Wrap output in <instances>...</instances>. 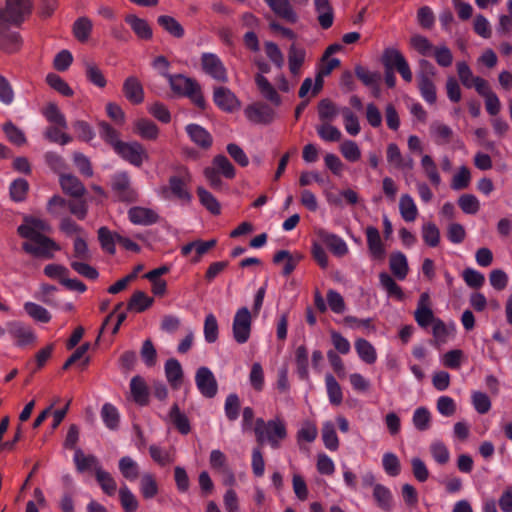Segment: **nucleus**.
Listing matches in <instances>:
<instances>
[{
	"label": "nucleus",
	"mask_w": 512,
	"mask_h": 512,
	"mask_svg": "<svg viewBox=\"0 0 512 512\" xmlns=\"http://www.w3.org/2000/svg\"><path fill=\"white\" fill-rule=\"evenodd\" d=\"M27 240L22 244V249L34 257L51 259L53 258V252L60 250V246L45 235H36V237Z\"/></svg>",
	"instance_id": "5"
},
{
	"label": "nucleus",
	"mask_w": 512,
	"mask_h": 512,
	"mask_svg": "<svg viewBox=\"0 0 512 512\" xmlns=\"http://www.w3.org/2000/svg\"><path fill=\"white\" fill-rule=\"evenodd\" d=\"M128 218L137 225H152L159 220V216L154 210L140 206L130 208Z\"/></svg>",
	"instance_id": "23"
},
{
	"label": "nucleus",
	"mask_w": 512,
	"mask_h": 512,
	"mask_svg": "<svg viewBox=\"0 0 512 512\" xmlns=\"http://www.w3.org/2000/svg\"><path fill=\"white\" fill-rule=\"evenodd\" d=\"M418 87L422 97L429 103L434 104L437 100L436 87L432 79L418 76Z\"/></svg>",
	"instance_id": "59"
},
{
	"label": "nucleus",
	"mask_w": 512,
	"mask_h": 512,
	"mask_svg": "<svg viewBox=\"0 0 512 512\" xmlns=\"http://www.w3.org/2000/svg\"><path fill=\"white\" fill-rule=\"evenodd\" d=\"M111 188L117 199L121 202L132 203L138 199L137 191L132 187L127 172H119L113 175Z\"/></svg>",
	"instance_id": "10"
},
{
	"label": "nucleus",
	"mask_w": 512,
	"mask_h": 512,
	"mask_svg": "<svg viewBox=\"0 0 512 512\" xmlns=\"http://www.w3.org/2000/svg\"><path fill=\"white\" fill-rule=\"evenodd\" d=\"M119 500L125 512H135L138 509V500L126 485L119 489Z\"/></svg>",
	"instance_id": "61"
},
{
	"label": "nucleus",
	"mask_w": 512,
	"mask_h": 512,
	"mask_svg": "<svg viewBox=\"0 0 512 512\" xmlns=\"http://www.w3.org/2000/svg\"><path fill=\"white\" fill-rule=\"evenodd\" d=\"M124 20L139 39H152L153 31L147 20L140 18L135 14H127Z\"/></svg>",
	"instance_id": "24"
},
{
	"label": "nucleus",
	"mask_w": 512,
	"mask_h": 512,
	"mask_svg": "<svg viewBox=\"0 0 512 512\" xmlns=\"http://www.w3.org/2000/svg\"><path fill=\"white\" fill-rule=\"evenodd\" d=\"M22 47V38L18 32H8V28L0 35V49L6 53H16Z\"/></svg>",
	"instance_id": "33"
},
{
	"label": "nucleus",
	"mask_w": 512,
	"mask_h": 512,
	"mask_svg": "<svg viewBox=\"0 0 512 512\" xmlns=\"http://www.w3.org/2000/svg\"><path fill=\"white\" fill-rule=\"evenodd\" d=\"M303 256L299 253L291 254L287 250H280L275 253L273 257V262L275 264H279L283 260H285V265L283 268V275L289 276L294 269L296 268L297 264L302 260Z\"/></svg>",
	"instance_id": "31"
},
{
	"label": "nucleus",
	"mask_w": 512,
	"mask_h": 512,
	"mask_svg": "<svg viewBox=\"0 0 512 512\" xmlns=\"http://www.w3.org/2000/svg\"><path fill=\"white\" fill-rule=\"evenodd\" d=\"M390 270L393 275L399 279L404 280L408 274L409 267L405 255L401 252H394L390 255L389 259Z\"/></svg>",
	"instance_id": "35"
},
{
	"label": "nucleus",
	"mask_w": 512,
	"mask_h": 512,
	"mask_svg": "<svg viewBox=\"0 0 512 512\" xmlns=\"http://www.w3.org/2000/svg\"><path fill=\"white\" fill-rule=\"evenodd\" d=\"M322 439L327 449L331 451H336L338 449L339 439L335 427L331 422H327L323 425Z\"/></svg>",
	"instance_id": "64"
},
{
	"label": "nucleus",
	"mask_w": 512,
	"mask_h": 512,
	"mask_svg": "<svg viewBox=\"0 0 512 512\" xmlns=\"http://www.w3.org/2000/svg\"><path fill=\"white\" fill-rule=\"evenodd\" d=\"M190 140L201 149L208 150L213 143L212 135L202 126L189 124L185 128Z\"/></svg>",
	"instance_id": "22"
},
{
	"label": "nucleus",
	"mask_w": 512,
	"mask_h": 512,
	"mask_svg": "<svg viewBox=\"0 0 512 512\" xmlns=\"http://www.w3.org/2000/svg\"><path fill=\"white\" fill-rule=\"evenodd\" d=\"M157 23L167 33L175 38H182L185 34L183 26L172 16L160 15L157 18Z\"/></svg>",
	"instance_id": "37"
},
{
	"label": "nucleus",
	"mask_w": 512,
	"mask_h": 512,
	"mask_svg": "<svg viewBox=\"0 0 512 512\" xmlns=\"http://www.w3.org/2000/svg\"><path fill=\"white\" fill-rule=\"evenodd\" d=\"M29 191V183L22 178L14 180L10 185V197L15 202H22L26 199Z\"/></svg>",
	"instance_id": "62"
},
{
	"label": "nucleus",
	"mask_w": 512,
	"mask_h": 512,
	"mask_svg": "<svg viewBox=\"0 0 512 512\" xmlns=\"http://www.w3.org/2000/svg\"><path fill=\"white\" fill-rule=\"evenodd\" d=\"M32 7V0H6V9L0 12V35L7 29L8 23L21 25L25 16L31 13Z\"/></svg>",
	"instance_id": "4"
},
{
	"label": "nucleus",
	"mask_w": 512,
	"mask_h": 512,
	"mask_svg": "<svg viewBox=\"0 0 512 512\" xmlns=\"http://www.w3.org/2000/svg\"><path fill=\"white\" fill-rule=\"evenodd\" d=\"M295 363L299 377L307 380L309 378L308 349L304 344L298 346L295 350Z\"/></svg>",
	"instance_id": "48"
},
{
	"label": "nucleus",
	"mask_w": 512,
	"mask_h": 512,
	"mask_svg": "<svg viewBox=\"0 0 512 512\" xmlns=\"http://www.w3.org/2000/svg\"><path fill=\"white\" fill-rule=\"evenodd\" d=\"M399 210L401 217L406 222H413L418 216L417 206L414 203L413 198L408 194L401 196L399 201Z\"/></svg>",
	"instance_id": "41"
},
{
	"label": "nucleus",
	"mask_w": 512,
	"mask_h": 512,
	"mask_svg": "<svg viewBox=\"0 0 512 512\" xmlns=\"http://www.w3.org/2000/svg\"><path fill=\"white\" fill-rule=\"evenodd\" d=\"M101 417L105 425L111 429L115 430L119 426L120 416L116 407H114L110 403H105L101 409Z\"/></svg>",
	"instance_id": "58"
},
{
	"label": "nucleus",
	"mask_w": 512,
	"mask_h": 512,
	"mask_svg": "<svg viewBox=\"0 0 512 512\" xmlns=\"http://www.w3.org/2000/svg\"><path fill=\"white\" fill-rule=\"evenodd\" d=\"M319 137L326 142H338L342 138L341 131L331 123H320L316 126Z\"/></svg>",
	"instance_id": "56"
},
{
	"label": "nucleus",
	"mask_w": 512,
	"mask_h": 512,
	"mask_svg": "<svg viewBox=\"0 0 512 512\" xmlns=\"http://www.w3.org/2000/svg\"><path fill=\"white\" fill-rule=\"evenodd\" d=\"M325 383L329 401L334 406H339L343 402V392L340 384L332 374L325 376Z\"/></svg>",
	"instance_id": "45"
},
{
	"label": "nucleus",
	"mask_w": 512,
	"mask_h": 512,
	"mask_svg": "<svg viewBox=\"0 0 512 512\" xmlns=\"http://www.w3.org/2000/svg\"><path fill=\"white\" fill-rule=\"evenodd\" d=\"M116 234L112 233L107 227L103 226L98 229V240L100 242V245L104 251L107 253L114 255L116 252L115 249V243L116 241Z\"/></svg>",
	"instance_id": "57"
},
{
	"label": "nucleus",
	"mask_w": 512,
	"mask_h": 512,
	"mask_svg": "<svg viewBox=\"0 0 512 512\" xmlns=\"http://www.w3.org/2000/svg\"><path fill=\"white\" fill-rule=\"evenodd\" d=\"M165 374L168 382L172 386V388L177 389L179 388L182 377H183V371L180 363L176 359H169L165 364Z\"/></svg>",
	"instance_id": "39"
},
{
	"label": "nucleus",
	"mask_w": 512,
	"mask_h": 512,
	"mask_svg": "<svg viewBox=\"0 0 512 512\" xmlns=\"http://www.w3.org/2000/svg\"><path fill=\"white\" fill-rule=\"evenodd\" d=\"M382 64L385 70H396L403 78L404 81L410 83L413 78L410 66L403 56V54L394 48H387L382 55Z\"/></svg>",
	"instance_id": "6"
},
{
	"label": "nucleus",
	"mask_w": 512,
	"mask_h": 512,
	"mask_svg": "<svg viewBox=\"0 0 512 512\" xmlns=\"http://www.w3.org/2000/svg\"><path fill=\"white\" fill-rule=\"evenodd\" d=\"M429 304V294L426 292L422 293L418 301L417 309L414 312L415 321L422 328H426L435 321L433 311L429 307Z\"/></svg>",
	"instance_id": "21"
},
{
	"label": "nucleus",
	"mask_w": 512,
	"mask_h": 512,
	"mask_svg": "<svg viewBox=\"0 0 512 512\" xmlns=\"http://www.w3.org/2000/svg\"><path fill=\"white\" fill-rule=\"evenodd\" d=\"M306 51L304 48L292 44L288 51V65L290 73L294 76L300 74L301 67L305 61Z\"/></svg>",
	"instance_id": "32"
},
{
	"label": "nucleus",
	"mask_w": 512,
	"mask_h": 512,
	"mask_svg": "<svg viewBox=\"0 0 512 512\" xmlns=\"http://www.w3.org/2000/svg\"><path fill=\"white\" fill-rule=\"evenodd\" d=\"M86 79L94 86L104 89L107 86V79L100 67L93 61H84Z\"/></svg>",
	"instance_id": "30"
},
{
	"label": "nucleus",
	"mask_w": 512,
	"mask_h": 512,
	"mask_svg": "<svg viewBox=\"0 0 512 512\" xmlns=\"http://www.w3.org/2000/svg\"><path fill=\"white\" fill-rule=\"evenodd\" d=\"M130 392L133 400L140 406L149 402V391L145 380L141 376H134L130 382Z\"/></svg>",
	"instance_id": "29"
},
{
	"label": "nucleus",
	"mask_w": 512,
	"mask_h": 512,
	"mask_svg": "<svg viewBox=\"0 0 512 512\" xmlns=\"http://www.w3.org/2000/svg\"><path fill=\"white\" fill-rule=\"evenodd\" d=\"M213 100L221 110L226 112H233L240 108V101L236 95L223 86L214 88Z\"/></svg>",
	"instance_id": "17"
},
{
	"label": "nucleus",
	"mask_w": 512,
	"mask_h": 512,
	"mask_svg": "<svg viewBox=\"0 0 512 512\" xmlns=\"http://www.w3.org/2000/svg\"><path fill=\"white\" fill-rule=\"evenodd\" d=\"M270 10L287 23L295 24L298 21V14L289 0H264Z\"/></svg>",
	"instance_id": "18"
},
{
	"label": "nucleus",
	"mask_w": 512,
	"mask_h": 512,
	"mask_svg": "<svg viewBox=\"0 0 512 512\" xmlns=\"http://www.w3.org/2000/svg\"><path fill=\"white\" fill-rule=\"evenodd\" d=\"M254 432L257 442L261 446L265 440H268L273 448H278L279 442L287 435L285 424L282 421L271 420L265 422L262 418L256 420Z\"/></svg>",
	"instance_id": "3"
},
{
	"label": "nucleus",
	"mask_w": 512,
	"mask_h": 512,
	"mask_svg": "<svg viewBox=\"0 0 512 512\" xmlns=\"http://www.w3.org/2000/svg\"><path fill=\"white\" fill-rule=\"evenodd\" d=\"M122 159L130 164L140 167L145 160H148V153L144 146L137 142L118 143L114 150Z\"/></svg>",
	"instance_id": "9"
},
{
	"label": "nucleus",
	"mask_w": 512,
	"mask_h": 512,
	"mask_svg": "<svg viewBox=\"0 0 512 512\" xmlns=\"http://www.w3.org/2000/svg\"><path fill=\"white\" fill-rule=\"evenodd\" d=\"M95 478L102 491L108 496H114L117 491V483L114 477L103 468H98Z\"/></svg>",
	"instance_id": "43"
},
{
	"label": "nucleus",
	"mask_w": 512,
	"mask_h": 512,
	"mask_svg": "<svg viewBox=\"0 0 512 512\" xmlns=\"http://www.w3.org/2000/svg\"><path fill=\"white\" fill-rule=\"evenodd\" d=\"M379 280L381 286L385 289L388 296L393 297L397 300L404 299V293L402 288L395 282V280L386 272L379 274Z\"/></svg>",
	"instance_id": "46"
},
{
	"label": "nucleus",
	"mask_w": 512,
	"mask_h": 512,
	"mask_svg": "<svg viewBox=\"0 0 512 512\" xmlns=\"http://www.w3.org/2000/svg\"><path fill=\"white\" fill-rule=\"evenodd\" d=\"M121 475L128 481H135L140 476L139 465L129 456H124L118 463Z\"/></svg>",
	"instance_id": "40"
},
{
	"label": "nucleus",
	"mask_w": 512,
	"mask_h": 512,
	"mask_svg": "<svg viewBox=\"0 0 512 512\" xmlns=\"http://www.w3.org/2000/svg\"><path fill=\"white\" fill-rule=\"evenodd\" d=\"M317 109L321 123H331L339 113L336 105L327 98L318 103Z\"/></svg>",
	"instance_id": "47"
},
{
	"label": "nucleus",
	"mask_w": 512,
	"mask_h": 512,
	"mask_svg": "<svg viewBox=\"0 0 512 512\" xmlns=\"http://www.w3.org/2000/svg\"><path fill=\"white\" fill-rule=\"evenodd\" d=\"M163 76L167 77L174 93L189 98L191 102L201 110L206 108V101L197 80L182 74L170 75L163 73Z\"/></svg>",
	"instance_id": "2"
},
{
	"label": "nucleus",
	"mask_w": 512,
	"mask_h": 512,
	"mask_svg": "<svg viewBox=\"0 0 512 512\" xmlns=\"http://www.w3.org/2000/svg\"><path fill=\"white\" fill-rule=\"evenodd\" d=\"M92 21L87 17L78 18L73 25V34L80 42H86L92 31Z\"/></svg>",
	"instance_id": "52"
},
{
	"label": "nucleus",
	"mask_w": 512,
	"mask_h": 512,
	"mask_svg": "<svg viewBox=\"0 0 512 512\" xmlns=\"http://www.w3.org/2000/svg\"><path fill=\"white\" fill-rule=\"evenodd\" d=\"M122 91L126 99L134 105L141 104L144 101L143 86L135 76H129L124 80Z\"/></svg>",
	"instance_id": "20"
},
{
	"label": "nucleus",
	"mask_w": 512,
	"mask_h": 512,
	"mask_svg": "<svg viewBox=\"0 0 512 512\" xmlns=\"http://www.w3.org/2000/svg\"><path fill=\"white\" fill-rule=\"evenodd\" d=\"M245 114L251 122L257 124H269L275 118L274 110L269 105L261 102L249 105Z\"/></svg>",
	"instance_id": "16"
},
{
	"label": "nucleus",
	"mask_w": 512,
	"mask_h": 512,
	"mask_svg": "<svg viewBox=\"0 0 512 512\" xmlns=\"http://www.w3.org/2000/svg\"><path fill=\"white\" fill-rule=\"evenodd\" d=\"M153 302V298L149 297L145 292L136 291L131 295L127 308L128 310L141 313L151 307Z\"/></svg>",
	"instance_id": "38"
},
{
	"label": "nucleus",
	"mask_w": 512,
	"mask_h": 512,
	"mask_svg": "<svg viewBox=\"0 0 512 512\" xmlns=\"http://www.w3.org/2000/svg\"><path fill=\"white\" fill-rule=\"evenodd\" d=\"M197 195L200 203L213 215H219L221 212L220 203L217 199L203 187L197 188Z\"/></svg>",
	"instance_id": "51"
},
{
	"label": "nucleus",
	"mask_w": 512,
	"mask_h": 512,
	"mask_svg": "<svg viewBox=\"0 0 512 512\" xmlns=\"http://www.w3.org/2000/svg\"><path fill=\"white\" fill-rule=\"evenodd\" d=\"M169 417L174 426L182 434H188L191 430L189 420L185 414H183L178 405L174 404L171 407Z\"/></svg>",
	"instance_id": "53"
},
{
	"label": "nucleus",
	"mask_w": 512,
	"mask_h": 512,
	"mask_svg": "<svg viewBox=\"0 0 512 512\" xmlns=\"http://www.w3.org/2000/svg\"><path fill=\"white\" fill-rule=\"evenodd\" d=\"M8 333L19 347L34 344L36 335L34 330L22 322H11L8 324Z\"/></svg>",
	"instance_id": "13"
},
{
	"label": "nucleus",
	"mask_w": 512,
	"mask_h": 512,
	"mask_svg": "<svg viewBox=\"0 0 512 512\" xmlns=\"http://www.w3.org/2000/svg\"><path fill=\"white\" fill-rule=\"evenodd\" d=\"M174 171L175 174L169 177L168 186L160 188V194L165 199L172 195L184 203H190L192 194L189 191V186L192 183V174L184 165L176 166Z\"/></svg>",
	"instance_id": "1"
},
{
	"label": "nucleus",
	"mask_w": 512,
	"mask_h": 512,
	"mask_svg": "<svg viewBox=\"0 0 512 512\" xmlns=\"http://www.w3.org/2000/svg\"><path fill=\"white\" fill-rule=\"evenodd\" d=\"M24 310L30 318L37 322L48 323L51 320L49 311L37 303L26 302L24 304Z\"/></svg>",
	"instance_id": "49"
},
{
	"label": "nucleus",
	"mask_w": 512,
	"mask_h": 512,
	"mask_svg": "<svg viewBox=\"0 0 512 512\" xmlns=\"http://www.w3.org/2000/svg\"><path fill=\"white\" fill-rule=\"evenodd\" d=\"M355 349L362 361L367 364H373L377 360V353L374 346L363 338H358L355 341Z\"/></svg>",
	"instance_id": "36"
},
{
	"label": "nucleus",
	"mask_w": 512,
	"mask_h": 512,
	"mask_svg": "<svg viewBox=\"0 0 512 512\" xmlns=\"http://www.w3.org/2000/svg\"><path fill=\"white\" fill-rule=\"evenodd\" d=\"M74 463L78 472L94 471L97 473L98 468H102L96 456L86 455L81 449H76L74 454Z\"/></svg>",
	"instance_id": "28"
},
{
	"label": "nucleus",
	"mask_w": 512,
	"mask_h": 512,
	"mask_svg": "<svg viewBox=\"0 0 512 512\" xmlns=\"http://www.w3.org/2000/svg\"><path fill=\"white\" fill-rule=\"evenodd\" d=\"M255 82L260 93L265 99L276 106L281 104V98L279 94L266 77L261 74H257L255 77Z\"/></svg>",
	"instance_id": "34"
},
{
	"label": "nucleus",
	"mask_w": 512,
	"mask_h": 512,
	"mask_svg": "<svg viewBox=\"0 0 512 512\" xmlns=\"http://www.w3.org/2000/svg\"><path fill=\"white\" fill-rule=\"evenodd\" d=\"M59 185L64 194L74 199L84 197L87 192L82 181L71 173H61L59 175Z\"/></svg>",
	"instance_id": "15"
},
{
	"label": "nucleus",
	"mask_w": 512,
	"mask_h": 512,
	"mask_svg": "<svg viewBox=\"0 0 512 512\" xmlns=\"http://www.w3.org/2000/svg\"><path fill=\"white\" fill-rule=\"evenodd\" d=\"M99 133L101 138L107 144L112 146L113 150H115V147H117L118 143L123 142L119 139V132L107 122L103 121L99 123Z\"/></svg>",
	"instance_id": "63"
},
{
	"label": "nucleus",
	"mask_w": 512,
	"mask_h": 512,
	"mask_svg": "<svg viewBox=\"0 0 512 512\" xmlns=\"http://www.w3.org/2000/svg\"><path fill=\"white\" fill-rule=\"evenodd\" d=\"M209 463L211 468L223 478V484L233 486L235 484V476L230 469L226 455L220 450H212L210 453Z\"/></svg>",
	"instance_id": "11"
},
{
	"label": "nucleus",
	"mask_w": 512,
	"mask_h": 512,
	"mask_svg": "<svg viewBox=\"0 0 512 512\" xmlns=\"http://www.w3.org/2000/svg\"><path fill=\"white\" fill-rule=\"evenodd\" d=\"M50 231L51 226L45 220L33 217H25L24 223L17 228L18 235L24 239L44 235L43 233Z\"/></svg>",
	"instance_id": "14"
},
{
	"label": "nucleus",
	"mask_w": 512,
	"mask_h": 512,
	"mask_svg": "<svg viewBox=\"0 0 512 512\" xmlns=\"http://www.w3.org/2000/svg\"><path fill=\"white\" fill-rule=\"evenodd\" d=\"M46 83L62 96L72 97L74 95V91L69 86V84L62 77L55 73L47 74Z\"/></svg>",
	"instance_id": "50"
},
{
	"label": "nucleus",
	"mask_w": 512,
	"mask_h": 512,
	"mask_svg": "<svg viewBox=\"0 0 512 512\" xmlns=\"http://www.w3.org/2000/svg\"><path fill=\"white\" fill-rule=\"evenodd\" d=\"M251 326V312L247 307H241L235 313L232 324L233 338L238 344H244L249 340L251 334Z\"/></svg>",
	"instance_id": "8"
},
{
	"label": "nucleus",
	"mask_w": 512,
	"mask_h": 512,
	"mask_svg": "<svg viewBox=\"0 0 512 512\" xmlns=\"http://www.w3.org/2000/svg\"><path fill=\"white\" fill-rule=\"evenodd\" d=\"M139 485L141 495L144 499H152L158 494V483L155 475L152 473H144L141 476Z\"/></svg>",
	"instance_id": "44"
},
{
	"label": "nucleus",
	"mask_w": 512,
	"mask_h": 512,
	"mask_svg": "<svg viewBox=\"0 0 512 512\" xmlns=\"http://www.w3.org/2000/svg\"><path fill=\"white\" fill-rule=\"evenodd\" d=\"M421 166L431 184L435 187H438L441 184V177L432 157L429 155H424L421 159Z\"/></svg>",
	"instance_id": "54"
},
{
	"label": "nucleus",
	"mask_w": 512,
	"mask_h": 512,
	"mask_svg": "<svg viewBox=\"0 0 512 512\" xmlns=\"http://www.w3.org/2000/svg\"><path fill=\"white\" fill-rule=\"evenodd\" d=\"M195 382L200 393L206 398H213L218 392L214 374L207 367H200L195 375Z\"/></svg>",
	"instance_id": "12"
},
{
	"label": "nucleus",
	"mask_w": 512,
	"mask_h": 512,
	"mask_svg": "<svg viewBox=\"0 0 512 512\" xmlns=\"http://www.w3.org/2000/svg\"><path fill=\"white\" fill-rule=\"evenodd\" d=\"M318 236L334 255L341 257L348 253L346 243L339 236L328 233L323 229L318 231Z\"/></svg>",
	"instance_id": "25"
},
{
	"label": "nucleus",
	"mask_w": 512,
	"mask_h": 512,
	"mask_svg": "<svg viewBox=\"0 0 512 512\" xmlns=\"http://www.w3.org/2000/svg\"><path fill=\"white\" fill-rule=\"evenodd\" d=\"M211 168H216L219 174H222L225 178L233 179L236 175V171L229 159L224 155H216L213 158Z\"/></svg>",
	"instance_id": "55"
},
{
	"label": "nucleus",
	"mask_w": 512,
	"mask_h": 512,
	"mask_svg": "<svg viewBox=\"0 0 512 512\" xmlns=\"http://www.w3.org/2000/svg\"><path fill=\"white\" fill-rule=\"evenodd\" d=\"M317 20L322 29H329L333 25L334 11L330 0H314Z\"/></svg>",
	"instance_id": "26"
},
{
	"label": "nucleus",
	"mask_w": 512,
	"mask_h": 512,
	"mask_svg": "<svg viewBox=\"0 0 512 512\" xmlns=\"http://www.w3.org/2000/svg\"><path fill=\"white\" fill-rule=\"evenodd\" d=\"M373 497L379 508L385 512H390L393 508V498L390 490L381 484H377L373 489Z\"/></svg>",
	"instance_id": "42"
},
{
	"label": "nucleus",
	"mask_w": 512,
	"mask_h": 512,
	"mask_svg": "<svg viewBox=\"0 0 512 512\" xmlns=\"http://www.w3.org/2000/svg\"><path fill=\"white\" fill-rule=\"evenodd\" d=\"M201 70L219 83L228 82V72L221 58L211 52H205L200 57Z\"/></svg>",
	"instance_id": "7"
},
{
	"label": "nucleus",
	"mask_w": 512,
	"mask_h": 512,
	"mask_svg": "<svg viewBox=\"0 0 512 512\" xmlns=\"http://www.w3.org/2000/svg\"><path fill=\"white\" fill-rule=\"evenodd\" d=\"M365 234L371 257L376 260H383L386 251L379 230L374 226H368L365 230Z\"/></svg>",
	"instance_id": "19"
},
{
	"label": "nucleus",
	"mask_w": 512,
	"mask_h": 512,
	"mask_svg": "<svg viewBox=\"0 0 512 512\" xmlns=\"http://www.w3.org/2000/svg\"><path fill=\"white\" fill-rule=\"evenodd\" d=\"M133 132L144 140L155 141L159 136L158 126L146 118L137 119L133 123Z\"/></svg>",
	"instance_id": "27"
},
{
	"label": "nucleus",
	"mask_w": 512,
	"mask_h": 512,
	"mask_svg": "<svg viewBox=\"0 0 512 512\" xmlns=\"http://www.w3.org/2000/svg\"><path fill=\"white\" fill-rule=\"evenodd\" d=\"M45 118L63 129L67 128V122L65 116L61 113L58 106L55 103H49L42 111Z\"/></svg>",
	"instance_id": "60"
}]
</instances>
